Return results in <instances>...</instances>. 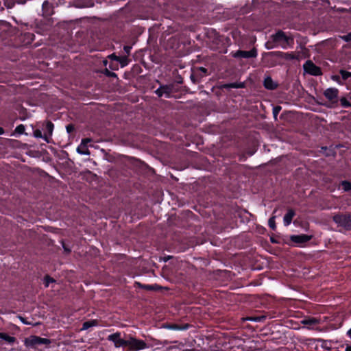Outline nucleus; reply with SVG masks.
Masks as SVG:
<instances>
[{
	"instance_id": "nucleus-1",
	"label": "nucleus",
	"mask_w": 351,
	"mask_h": 351,
	"mask_svg": "<svg viewBox=\"0 0 351 351\" xmlns=\"http://www.w3.org/2000/svg\"><path fill=\"white\" fill-rule=\"evenodd\" d=\"M332 221L337 224V227L343 228L344 230H351V213L345 212L334 214Z\"/></svg>"
},
{
	"instance_id": "nucleus-2",
	"label": "nucleus",
	"mask_w": 351,
	"mask_h": 351,
	"mask_svg": "<svg viewBox=\"0 0 351 351\" xmlns=\"http://www.w3.org/2000/svg\"><path fill=\"white\" fill-rule=\"evenodd\" d=\"M272 39L274 43H278L284 49L292 46L294 43L293 38L291 36H287L282 30H279L272 35Z\"/></svg>"
},
{
	"instance_id": "nucleus-3",
	"label": "nucleus",
	"mask_w": 351,
	"mask_h": 351,
	"mask_svg": "<svg viewBox=\"0 0 351 351\" xmlns=\"http://www.w3.org/2000/svg\"><path fill=\"white\" fill-rule=\"evenodd\" d=\"M208 75L207 69L203 66H194L191 69L190 78L194 84H198L201 82L203 77Z\"/></svg>"
},
{
	"instance_id": "nucleus-4",
	"label": "nucleus",
	"mask_w": 351,
	"mask_h": 351,
	"mask_svg": "<svg viewBox=\"0 0 351 351\" xmlns=\"http://www.w3.org/2000/svg\"><path fill=\"white\" fill-rule=\"evenodd\" d=\"M51 340L47 338H43L36 335H31L28 338H25L24 345L27 348H34L38 345H49Z\"/></svg>"
},
{
	"instance_id": "nucleus-5",
	"label": "nucleus",
	"mask_w": 351,
	"mask_h": 351,
	"mask_svg": "<svg viewBox=\"0 0 351 351\" xmlns=\"http://www.w3.org/2000/svg\"><path fill=\"white\" fill-rule=\"evenodd\" d=\"M28 29L27 25L25 26V28L21 30V33L18 34L16 37L17 41L21 46H28L34 40L35 36L34 33L26 32Z\"/></svg>"
},
{
	"instance_id": "nucleus-6",
	"label": "nucleus",
	"mask_w": 351,
	"mask_h": 351,
	"mask_svg": "<svg viewBox=\"0 0 351 351\" xmlns=\"http://www.w3.org/2000/svg\"><path fill=\"white\" fill-rule=\"evenodd\" d=\"M128 351H139L148 348V346L141 339L130 336L128 344Z\"/></svg>"
},
{
	"instance_id": "nucleus-7",
	"label": "nucleus",
	"mask_w": 351,
	"mask_h": 351,
	"mask_svg": "<svg viewBox=\"0 0 351 351\" xmlns=\"http://www.w3.org/2000/svg\"><path fill=\"white\" fill-rule=\"evenodd\" d=\"M277 317V313L275 311L263 312L260 315H252L247 316L245 320L254 322H263L267 319H271Z\"/></svg>"
},
{
	"instance_id": "nucleus-8",
	"label": "nucleus",
	"mask_w": 351,
	"mask_h": 351,
	"mask_svg": "<svg viewBox=\"0 0 351 351\" xmlns=\"http://www.w3.org/2000/svg\"><path fill=\"white\" fill-rule=\"evenodd\" d=\"M54 129L53 123L49 120L45 121L42 123V130L43 131V139L48 143L52 141L51 136Z\"/></svg>"
},
{
	"instance_id": "nucleus-9",
	"label": "nucleus",
	"mask_w": 351,
	"mask_h": 351,
	"mask_svg": "<svg viewBox=\"0 0 351 351\" xmlns=\"http://www.w3.org/2000/svg\"><path fill=\"white\" fill-rule=\"evenodd\" d=\"M121 332H117L113 334H111L108 336L107 339L110 341H112L114 343V346L115 348H121V347H128V339L125 340L123 339H121Z\"/></svg>"
},
{
	"instance_id": "nucleus-10",
	"label": "nucleus",
	"mask_w": 351,
	"mask_h": 351,
	"mask_svg": "<svg viewBox=\"0 0 351 351\" xmlns=\"http://www.w3.org/2000/svg\"><path fill=\"white\" fill-rule=\"evenodd\" d=\"M303 69L306 73L311 75L319 76L322 75L321 68L314 64L311 60H307L303 64Z\"/></svg>"
},
{
	"instance_id": "nucleus-11",
	"label": "nucleus",
	"mask_w": 351,
	"mask_h": 351,
	"mask_svg": "<svg viewBox=\"0 0 351 351\" xmlns=\"http://www.w3.org/2000/svg\"><path fill=\"white\" fill-rule=\"evenodd\" d=\"M12 30L10 24L4 21H0V40L3 41L12 36Z\"/></svg>"
},
{
	"instance_id": "nucleus-12",
	"label": "nucleus",
	"mask_w": 351,
	"mask_h": 351,
	"mask_svg": "<svg viewBox=\"0 0 351 351\" xmlns=\"http://www.w3.org/2000/svg\"><path fill=\"white\" fill-rule=\"evenodd\" d=\"M234 58H256L258 55L257 49L254 47L250 51L237 50L231 53Z\"/></svg>"
},
{
	"instance_id": "nucleus-13",
	"label": "nucleus",
	"mask_w": 351,
	"mask_h": 351,
	"mask_svg": "<svg viewBox=\"0 0 351 351\" xmlns=\"http://www.w3.org/2000/svg\"><path fill=\"white\" fill-rule=\"evenodd\" d=\"M339 90L336 88H328L324 92V95L327 98L331 104L336 105L338 103Z\"/></svg>"
},
{
	"instance_id": "nucleus-14",
	"label": "nucleus",
	"mask_w": 351,
	"mask_h": 351,
	"mask_svg": "<svg viewBox=\"0 0 351 351\" xmlns=\"http://www.w3.org/2000/svg\"><path fill=\"white\" fill-rule=\"evenodd\" d=\"M311 239V235H308L305 234L290 236L291 241L298 245L299 246H301V245L308 242Z\"/></svg>"
},
{
	"instance_id": "nucleus-15",
	"label": "nucleus",
	"mask_w": 351,
	"mask_h": 351,
	"mask_svg": "<svg viewBox=\"0 0 351 351\" xmlns=\"http://www.w3.org/2000/svg\"><path fill=\"white\" fill-rule=\"evenodd\" d=\"M169 43L171 45V48L176 50L180 49L182 45L185 46L186 40H185V38L176 35L169 40Z\"/></svg>"
},
{
	"instance_id": "nucleus-16",
	"label": "nucleus",
	"mask_w": 351,
	"mask_h": 351,
	"mask_svg": "<svg viewBox=\"0 0 351 351\" xmlns=\"http://www.w3.org/2000/svg\"><path fill=\"white\" fill-rule=\"evenodd\" d=\"M53 14V5L48 0L43 1L42 4V15L44 17H49Z\"/></svg>"
},
{
	"instance_id": "nucleus-17",
	"label": "nucleus",
	"mask_w": 351,
	"mask_h": 351,
	"mask_svg": "<svg viewBox=\"0 0 351 351\" xmlns=\"http://www.w3.org/2000/svg\"><path fill=\"white\" fill-rule=\"evenodd\" d=\"M190 325L189 324H178L173 323H167L164 325V328L173 330H186L189 329Z\"/></svg>"
},
{
	"instance_id": "nucleus-18",
	"label": "nucleus",
	"mask_w": 351,
	"mask_h": 351,
	"mask_svg": "<svg viewBox=\"0 0 351 351\" xmlns=\"http://www.w3.org/2000/svg\"><path fill=\"white\" fill-rule=\"evenodd\" d=\"M263 86L267 90H274L278 87V84L274 81L270 76H267L264 79Z\"/></svg>"
},
{
	"instance_id": "nucleus-19",
	"label": "nucleus",
	"mask_w": 351,
	"mask_h": 351,
	"mask_svg": "<svg viewBox=\"0 0 351 351\" xmlns=\"http://www.w3.org/2000/svg\"><path fill=\"white\" fill-rule=\"evenodd\" d=\"M170 88L167 86V84L160 85L158 88L155 90V93L158 95V97H165L166 98H170L169 95Z\"/></svg>"
},
{
	"instance_id": "nucleus-20",
	"label": "nucleus",
	"mask_w": 351,
	"mask_h": 351,
	"mask_svg": "<svg viewBox=\"0 0 351 351\" xmlns=\"http://www.w3.org/2000/svg\"><path fill=\"white\" fill-rule=\"evenodd\" d=\"M295 215V212L292 208H289L287 213L285 215L283 218V223L285 226L291 224L293 218Z\"/></svg>"
},
{
	"instance_id": "nucleus-21",
	"label": "nucleus",
	"mask_w": 351,
	"mask_h": 351,
	"mask_svg": "<svg viewBox=\"0 0 351 351\" xmlns=\"http://www.w3.org/2000/svg\"><path fill=\"white\" fill-rule=\"evenodd\" d=\"M86 141H90L89 138H84L82 140L81 144L77 147V152L82 155H89L90 152L85 143Z\"/></svg>"
},
{
	"instance_id": "nucleus-22",
	"label": "nucleus",
	"mask_w": 351,
	"mask_h": 351,
	"mask_svg": "<svg viewBox=\"0 0 351 351\" xmlns=\"http://www.w3.org/2000/svg\"><path fill=\"white\" fill-rule=\"evenodd\" d=\"M280 56L287 60H299V56L294 52H278Z\"/></svg>"
},
{
	"instance_id": "nucleus-23",
	"label": "nucleus",
	"mask_w": 351,
	"mask_h": 351,
	"mask_svg": "<svg viewBox=\"0 0 351 351\" xmlns=\"http://www.w3.org/2000/svg\"><path fill=\"white\" fill-rule=\"evenodd\" d=\"M99 325V321L97 319H90L84 322L82 324V330H88L90 327L97 326Z\"/></svg>"
},
{
	"instance_id": "nucleus-24",
	"label": "nucleus",
	"mask_w": 351,
	"mask_h": 351,
	"mask_svg": "<svg viewBox=\"0 0 351 351\" xmlns=\"http://www.w3.org/2000/svg\"><path fill=\"white\" fill-rule=\"evenodd\" d=\"M223 87L226 89L229 88H245L244 82H232L228 83L223 85Z\"/></svg>"
},
{
	"instance_id": "nucleus-25",
	"label": "nucleus",
	"mask_w": 351,
	"mask_h": 351,
	"mask_svg": "<svg viewBox=\"0 0 351 351\" xmlns=\"http://www.w3.org/2000/svg\"><path fill=\"white\" fill-rule=\"evenodd\" d=\"M135 285L140 288H142L147 291H156L158 289V285H143L141 282H136Z\"/></svg>"
},
{
	"instance_id": "nucleus-26",
	"label": "nucleus",
	"mask_w": 351,
	"mask_h": 351,
	"mask_svg": "<svg viewBox=\"0 0 351 351\" xmlns=\"http://www.w3.org/2000/svg\"><path fill=\"white\" fill-rule=\"evenodd\" d=\"M25 131V125L23 124H20L16 127L14 132L11 134V136H14L16 134L21 135V134H23L25 135H28V134L26 133Z\"/></svg>"
},
{
	"instance_id": "nucleus-27",
	"label": "nucleus",
	"mask_w": 351,
	"mask_h": 351,
	"mask_svg": "<svg viewBox=\"0 0 351 351\" xmlns=\"http://www.w3.org/2000/svg\"><path fill=\"white\" fill-rule=\"evenodd\" d=\"M339 101L343 108H347L351 106V100L348 98V94L346 97L340 98Z\"/></svg>"
},
{
	"instance_id": "nucleus-28",
	"label": "nucleus",
	"mask_w": 351,
	"mask_h": 351,
	"mask_svg": "<svg viewBox=\"0 0 351 351\" xmlns=\"http://www.w3.org/2000/svg\"><path fill=\"white\" fill-rule=\"evenodd\" d=\"M0 339L5 340L9 343H13L16 341V338L14 337L10 336L5 332H0Z\"/></svg>"
},
{
	"instance_id": "nucleus-29",
	"label": "nucleus",
	"mask_w": 351,
	"mask_h": 351,
	"mask_svg": "<svg viewBox=\"0 0 351 351\" xmlns=\"http://www.w3.org/2000/svg\"><path fill=\"white\" fill-rule=\"evenodd\" d=\"M341 186L344 191H351V182L348 180L341 181Z\"/></svg>"
},
{
	"instance_id": "nucleus-30",
	"label": "nucleus",
	"mask_w": 351,
	"mask_h": 351,
	"mask_svg": "<svg viewBox=\"0 0 351 351\" xmlns=\"http://www.w3.org/2000/svg\"><path fill=\"white\" fill-rule=\"evenodd\" d=\"M339 73L343 80H348L349 78H351V72L350 71L341 69Z\"/></svg>"
},
{
	"instance_id": "nucleus-31",
	"label": "nucleus",
	"mask_w": 351,
	"mask_h": 351,
	"mask_svg": "<svg viewBox=\"0 0 351 351\" xmlns=\"http://www.w3.org/2000/svg\"><path fill=\"white\" fill-rule=\"evenodd\" d=\"M275 218V217H271L269 219L268 221V226L272 230H276V229Z\"/></svg>"
},
{
	"instance_id": "nucleus-32",
	"label": "nucleus",
	"mask_w": 351,
	"mask_h": 351,
	"mask_svg": "<svg viewBox=\"0 0 351 351\" xmlns=\"http://www.w3.org/2000/svg\"><path fill=\"white\" fill-rule=\"evenodd\" d=\"M56 280L50 277L49 276L47 275L45 276V278H44V285H45V287H48L50 285V283H52V282H55Z\"/></svg>"
},
{
	"instance_id": "nucleus-33",
	"label": "nucleus",
	"mask_w": 351,
	"mask_h": 351,
	"mask_svg": "<svg viewBox=\"0 0 351 351\" xmlns=\"http://www.w3.org/2000/svg\"><path fill=\"white\" fill-rule=\"evenodd\" d=\"M167 86L170 88L169 95L171 98L173 97V94L177 92L178 88H176V85L175 84H167Z\"/></svg>"
},
{
	"instance_id": "nucleus-34",
	"label": "nucleus",
	"mask_w": 351,
	"mask_h": 351,
	"mask_svg": "<svg viewBox=\"0 0 351 351\" xmlns=\"http://www.w3.org/2000/svg\"><path fill=\"white\" fill-rule=\"evenodd\" d=\"M118 62L121 64V67L125 66L128 64V58L126 56H120V59H118Z\"/></svg>"
},
{
	"instance_id": "nucleus-35",
	"label": "nucleus",
	"mask_w": 351,
	"mask_h": 351,
	"mask_svg": "<svg viewBox=\"0 0 351 351\" xmlns=\"http://www.w3.org/2000/svg\"><path fill=\"white\" fill-rule=\"evenodd\" d=\"M184 344L182 343H180L178 348L172 347L171 349H178L179 351H197L195 349H184Z\"/></svg>"
},
{
	"instance_id": "nucleus-36",
	"label": "nucleus",
	"mask_w": 351,
	"mask_h": 351,
	"mask_svg": "<svg viewBox=\"0 0 351 351\" xmlns=\"http://www.w3.org/2000/svg\"><path fill=\"white\" fill-rule=\"evenodd\" d=\"M33 135L35 138H43V134H42V131L40 129H36L33 131Z\"/></svg>"
},
{
	"instance_id": "nucleus-37",
	"label": "nucleus",
	"mask_w": 351,
	"mask_h": 351,
	"mask_svg": "<svg viewBox=\"0 0 351 351\" xmlns=\"http://www.w3.org/2000/svg\"><path fill=\"white\" fill-rule=\"evenodd\" d=\"M341 38L345 42L351 43V32L341 36Z\"/></svg>"
},
{
	"instance_id": "nucleus-38",
	"label": "nucleus",
	"mask_w": 351,
	"mask_h": 351,
	"mask_svg": "<svg viewBox=\"0 0 351 351\" xmlns=\"http://www.w3.org/2000/svg\"><path fill=\"white\" fill-rule=\"evenodd\" d=\"M281 108H282L280 106H276L274 107L273 115L276 119V117L278 116V114H279L280 111L281 110Z\"/></svg>"
},
{
	"instance_id": "nucleus-39",
	"label": "nucleus",
	"mask_w": 351,
	"mask_h": 351,
	"mask_svg": "<svg viewBox=\"0 0 351 351\" xmlns=\"http://www.w3.org/2000/svg\"><path fill=\"white\" fill-rule=\"evenodd\" d=\"M104 74L106 76L110 77H117V74L115 73L109 71L108 69H105Z\"/></svg>"
},
{
	"instance_id": "nucleus-40",
	"label": "nucleus",
	"mask_w": 351,
	"mask_h": 351,
	"mask_svg": "<svg viewBox=\"0 0 351 351\" xmlns=\"http://www.w3.org/2000/svg\"><path fill=\"white\" fill-rule=\"evenodd\" d=\"M132 48V45H124L123 46L124 53L125 54H127L128 56L130 55Z\"/></svg>"
},
{
	"instance_id": "nucleus-41",
	"label": "nucleus",
	"mask_w": 351,
	"mask_h": 351,
	"mask_svg": "<svg viewBox=\"0 0 351 351\" xmlns=\"http://www.w3.org/2000/svg\"><path fill=\"white\" fill-rule=\"evenodd\" d=\"M66 132L71 134L74 132L75 126L73 124H69L66 126Z\"/></svg>"
},
{
	"instance_id": "nucleus-42",
	"label": "nucleus",
	"mask_w": 351,
	"mask_h": 351,
	"mask_svg": "<svg viewBox=\"0 0 351 351\" xmlns=\"http://www.w3.org/2000/svg\"><path fill=\"white\" fill-rule=\"evenodd\" d=\"M109 68L112 71L118 69V62H110L109 64Z\"/></svg>"
},
{
	"instance_id": "nucleus-43",
	"label": "nucleus",
	"mask_w": 351,
	"mask_h": 351,
	"mask_svg": "<svg viewBox=\"0 0 351 351\" xmlns=\"http://www.w3.org/2000/svg\"><path fill=\"white\" fill-rule=\"evenodd\" d=\"M317 322L316 321L315 319L313 318V319H309L308 320H306L304 322V324H310V325H315V324H317Z\"/></svg>"
},
{
	"instance_id": "nucleus-44",
	"label": "nucleus",
	"mask_w": 351,
	"mask_h": 351,
	"mask_svg": "<svg viewBox=\"0 0 351 351\" xmlns=\"http://www.w3.org/2000/svg\"><path fill=\"white\" fill-rule=\"evenodd\" d=\"M62 247L66 254H69L71 252V249L68 247L64 243H62Z\"/></svg>"
},
{
	"instance_id": "nucleus-45",
	"label": "nucleus",
	"mask_w": 351,
	"mask_h": 351,
	"mask_svg": "<svg viewBox=\"0 0 351 351\" xmlns=\"http://www.w3.org/2000/svg\"><path fill=\"white\" fill-rule=\"evenodd\" d=\"M112 60H114L115 62H118V59H120V56H117L115 54H112L109 56Z\"/></svg>"
},
{
	"instance_id": "nucleus-46",
	"label": "nucleus",
	"mask_w": 351,
	"mask_h": 351,
	"mask_svg": "<svg viewBox=\"0 0 351 351\" xmlns=\"http://www.w3.org/2000/svg\"><path fill=\"white\" fill-rule=\"evenodd\" d=\"M5 0H0V10H3L4 1Z\"/></svg>"
},
{
	"instance_id": "nucleus-47",
	"label": "nucleus",
	"mask_w": 351,
	"mask_h": 351,
	"mask_svg": "<svg viewBox=\"0 0 351 351\" xmlns=\"http://www.w3.org/2000/svg\"><path fill=\"white\" fill-rule=\"evenodd\" d=\"M211 33L214 34V36H215V39H218L219 36H218V34L216 32V31H215V30L212 29V30H211Z\"/></svg>"
},
{
	"instance_id": "nucleus-48",
	"label": "nucleus",
	"mask_w": 351,
	"mask_h": 351,
	"mask_svg": "<svg viewBox=\"0 0 351 351\" xmlns=\"http://www.w3.org/2000/svg\"><path fill=\"white\" fill-rule=\"evenodd\" d=\"M270 241L272 243H278V241L276 239H275L274 237H270Z\"/></svg>"
},
{
	"instance_id": "nucleus-49",
	"label": "nucleus",
	"mask_w": 351,
	"mask_h": 351,
	"mask_svg": "<svg viewBox=\"0 0 351 351\" xmlns=\"http://www.w3.org/2000/svg\"><path fill=\"white\" fill-rule=\"evenodd\" d=\"M183 82V80L181 77H179L177 80H176V82L178 84H182Z\"/></svg>"
},
{
	"instance_id": "nucleus-50",
	"label": "nucleus",
	"mask_w": 351,
	"mask_h": 351,
	"mask_svg": "<svg viewBox=\"0 0 351 351\" xmlns=\"http://www.w3.org/2000/svg\"><path fill=\"white\" fill-rule=\"evenodd\" d=\"M346 335L351 339V328L347 331Z\"/></svg>"
},
{
	"instance_id": "nucleus-51",
	"label": "nucleus",
	"mask_w": 351,
	"mask_h": 351,
	"mask_svg": "<svg viewBox=\"0 0 351 351\" xmlns=\"http://www.w3.org/2000/svg\"><path fill=\"white\" fill-rule=\"evenodd\" d=\"M4 132H5L4 129L2 127L0 126V135L3 134Z\"/></svg>"
},
{
	"instance_id": "nucleus-52",
	"label": "nucleus",
	"mask_w": 351,
	"mask_h": 351,
	"mask_svg": "<svg viewBox=\"0 0 351 351\" xmlns=\"http://www.w3.org/2000/svg\"><path fill=\"white\" fill-rule=\"evenodd\" d=\"M345 351H351V346H347Z\"/></svg>"
},
{
	"instance_id": "nucleus-53",
	"label": "nucleus",
	"mask_w": 351,
	"mask_h": 351,
	"mask_svg": "<svg viewBox=\"0 0 351 351\" xmlns=\"http://www.w3.org/2000/svg\"><path fill=\"white\" fill-rule=\"evenodd\" d=\"M187 213H188V215H193V213L191 211H190V210H188V211H187Z\"/></svg>"
},
{
	"instance_id": "nucleus-54",
	"label": "nucleus",
	"mask_w": 351,
	"mask_h": 351,
	"mask_svg": "<svg viewBox=\"0 0 351 351\" xmlns=\"http://www.w3.org/2000/svg\"><path fill=\"white\" fill-rule=\"evenodd\" d=\"M348 98L351 100V93L348 94Z\"/></svg>"
},
{
	"instance_id": "nucleus-55",
	"label": "nucleus",
	"mask_w": 351,
	"mask_h": 351,
	"mask_svg": "<svg viewBox=\"0 0 351 351\" xmlns=\"http://www.w3.org/2000/svg\"><path fill=\"white\" fill-rule=\"evenodd\" d=\"M21 320L22 322H23V324H27L26 322H25L24 319L23 318H21Z\"/></svg>"
},
{
	"instance_id": "nucleus-56",
	"label": "nucleus",
	"mask_w": 351,
	"mask_h": 351,
	"mask_svg": "<svg viewBox=\"0 0 351 351\" xmlns=\"http://www.w3.org/2000/svg\"><path fill=\"white\" fill-rule=\"evenodd\" d=\"M88 142H90V141H85V143L86 144V143H88Z\"/></svg>"
},
{
	"instance_id": "nucleus-57",
	"label": "nucleus",
	"mask_w": 351,
	"mask_h": 351,
	"mask_svg": "<svg viewBox=\"0 0 351 351\" xmlns=\"http://www.w3.org/2000/svg\"><path fill=\"white\" fill-rule=\"evenodd\" d=\"M349 82H351V79H350V80Z\"/></svg>"
}]
</instances>
